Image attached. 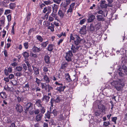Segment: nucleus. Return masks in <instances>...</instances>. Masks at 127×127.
<instances>
[{"mask_svg":"<svg viewBox=\"0 0 127 127\" xmlns=\"http://www.w3.org/2000/svg\"><path fill=\"white\" fill-rule=\"evenodd\" d=\"M76 36L75 40L74 41V44H71L72 46L70 49L73 53H74L77 52H81L82 53L85 54L87 53V51L84 49L82 46H80L79 44L80 43L82 39L79 36L76 35Z\"/></svg>","mask_w":127,"mask_h":127,"instance_id":"1","label":"nucleus"},{"mask_svg":"<svg viewBox=\"0 0 127 127\" xmlns=\"http://www.w3.org/2000/svg\"><path fill=\"white\" fill-rule=\"evenodd\" d=\"M101 27V24L100 22H97L94 26L93 24H91L89 27L88 29L89 32L93 33H95L97 34H99L101 32L99 30L100 29Z\"/></svg>","mask_w":127,"mask_h":127,"instance_id":"2","label":"nucleus"},{"mask_svg":"<svg viewBox=\"0 0 127 127\" xmlns=\"http://www.w3.org/2000/svg\"><path fill=\"white\" fill-rule=\"evenodd\" d=\"M55 84L56 85H58L59 86L56 88V90L59 93L63 92L66 88L65 86H64L62 84L60 83L57 81L55 82Z\"/></svg>","mask_w":127,"mask_h":127,"instance_id":"3","label":"nucleus"},{"mask_svg":"<svg viewBox=\"0 0 127 127\" xmlns=\"http://www.w3.org/2000/svg\"><path fill=\"white\" fill-rule=\"evenodd\" d=\"M73 56V54L71 50L69 51L66 53L65 58L66 60L68 62L71 61V57Z\"/></svg>","mask_w":127,"mask_h":127,"instance_id":"4","label":"nucleus"},{"mask_svg":"<svg viewBox=\"0 0 127 127\" xmlns=\"http://www.w3.org/2000/svg\"><path fill=\"white\" fill-rule=\"evenodd\" d=\"M33 104L30 102H29L27 103L25 110L26 111H29V112L32 111L33 109Z\"/></svg>","mask_w":127,"mask_h":127,"instance_id":"5","label":"nucleus"},{"mask_svg":"<svg viewBox=\"0 0 127 127\" xmlns=\"http://www.w3.org/2000/svg\"><path fill=\"white\" fill-rule=\"evenodd\" d=\"M15 109L17 112L21 113L23 111V107L19 104H16Z\"/></svg>","mask_w":127,"mask_h":127,"instance_id":"6","label":"nucleus"},{"mask_svg":"<svg viewBox=\"0 0 127 127\" xmlns=\"http://www.w3.org/2000/svg\"><path fill=\"white\" fill-rule=\"evenodd\" d=\"M95 19V16L92 14H89L88 19H87L88 23H91Z\"/></svg>","mask_w":127,"mask_h":127,"instance_id":"7","label":"nucleus"},{"mask_svg":"<svg viewBox=\"0 0 127 127\" xmlns=\"http://www.w3.org/2000/svg\"><path fill=\"white\" fill-rule=\"evenodd\" d=\"M98 110L102 112H104L105 111V109H106L104 105L102 104H100L98 105Z\"/></svg>","mask_w":127,"mask_h":127,"instance_id":"8","label":"nucleus"},{"mask_svg":"<svg viewBox=\"0 0 127 127\" xmlns=\"http://www.w3.org/2000/svg\"><path fill=\"white\" fill-rule=\"evenodd\" d=\"M84 81L83 82V84L85 86H87L90 84V82L88 78L86 77L85 75L84 77Z\"/></svg>","mask_w":127,"mask_h":127,"instance_id":"9","label":"nucleus"},{"mask_svg":"<svg viewBox=\"0 0 127 127\" xmlns=\"http://www.w3.org/2000/svg\"><path fill=\"white\" fill-rule=\"evenodd\" d=\"M32 50L33 52L35 53H39L41 50L39 47L38 48L35 46L33 47Z\"/></svg>","mask_w":127,"mask_h":127,"instance_id":"10","label":"nucleus"},{"mask_svg":"<svg viewBox=\"0 0 127 127\" xmlns=\"http://www.w3.org/2000/svg\"><path fill=\"white\" fill-rule=\"evenodd\" d=\"M86 26H83L80 29V32L81 34H85L86 33Z\"/></svg>","mask_w":127,"mask_h":127,"instance_id":"11","label":"nucleus"},{"mask_svg":"<svg viewBox=\"0 0 127 127\" xmlns=\"http://www.w3.org/2000/svg\"><path fill=\"white\" fill-rule=\"evenodd\" d=\"M43 81L45 82L46 83H49L50 82V78L46 74V73H45V75L43 76Z\"/></svg>","mask_w":127,"mask_h":127,"instance_id":"12","label":"nucleus"},{"mask_svg":"<svg viewBox=\"0 0 127 127\" xmlns=\"http://www.w3.org/2000/svg\"><path fill=\"white\" fill-rule=\"evenodd\" d=\"M32 67L33 68V69L34 71V74L36 75V76H38V74H39V69L35 66H32Z\"/></svg>","mask_w":127,"mask_h":127,"instance_id":"13","label":"nucleus"},{"mask_svg":"<svg viewBox=\"0 0 127 127\" xmlns=\"http://www.w3.org/2000/svg\"><path fill=\"white\" fill-rule=\"evenodd\" d=\"M46 83H41V88L42 89H44L45 91L48 90V84H47Z\"/></svg>","mask_w":127,"mask_h":127,"instance_id":"14","label":"nucleus"},{"mask_svg":"<svg viewBox=\"0 0 127 127\" xmlns=\"http://www.w3.org/2000/svg\"><path fill=\"white\" fill-rule=\"evenodd\" d=\"M51 114L50 112L47 110L44 115V118L45 119H50Z\"/></svg>","mask_w":127,"mask_h":127,"instance_id":"15","label":"nucleus"},{"mask_svg":"<svg viewBox=\"0 0 127 127\" xmlns=\"http://www.w3.org/2000/svg\"><path fill=\"white\" fill-rule=\"evenodd\" d=\"M43 115L42 114L39 113V114L37 115L35 117V119L37 122H39L41 121L42 117Z\"/></svg>","mask_w":127,"mask_h":127,"instance_id":"16","label":"nucleus"},{"mask_svg":"<svg viewBox=\"0 0 127 127\" xmlns=\"http://www.w3.org/2000/svg\"><path fill=\"white\" fill-rule=\"evenodd\" d=\"M65 78L66 80L68 82H70L72 81L71 79L70 78V76L69 75L68 73L65 74Z\"/></svg>","mask_w":127,"mask_h":127,"instance_id":"17","label":"nucleus"},{"mask_svg":"<svg viewBox=\"0 0 127 127\" xmlns=\"http://www.w3.org/2000/svg\"><path fill=\"white\" fill-rule=\"evenodd\" d=\"M50 112L52 116H54V117H55L57 115L58 111L56 109H54L52 111L51 109H50Z\"/></svg>","mask_w":127,"mask_h":127,"instance_id":"18","label":"nucleus"},{"mask_svg":"<svg viewBox=\"0 0 127 127\" xmlns=\"http://www.w3.org/2000/svg\"><path fill=\"white\" fill-rule=\"evenodd\" d=\"M68 64L66 62H63L61 64L60 69H65L67 67Z\"/></svg>","mask_w":127,"mask_h":127,"instance_id":"19","label":"nucleus"},{"mask_svg":"<svg viewBox=\"0 0 127 127\" xmlns=\"http://www.w3.org/2000/svg\"><path fill=\"white\" fill-rule=\"evenodd\" d=\"M40 112V110L38 109H36L34 111L32 110V111L29 112V113L30 115H32L34 113L35 114H38Z\"/></svg>","mask_w":127,"mask_h":127,"instance_id":"20","label":"nucleus"},{"mask_svg":"<svg viewBox=\"0 0 127 127\" xmlns=\"http://www.w3.org/2000/svg\"><path fill=\"white\" fill-rule=\"evenodd\" d=\"M0 96L3 99H4L7 98V95L6 93L3 91L0 93Z\"/></svg>","mask_w":127,"mask_h":127,"instance_id":"21","label":"nucleus"},{"mask_svg":"<svg viewBox=\"0 0 127 127\" xmlns=\"http://www.w3.org/2000/svg\"><path fill=\"white\" fill-rule=\"evenodd\" d=\"M9 8L11 9H14L16 7V5L15 3H11L9 4Z\"/></svg>","mask_w":127,"mask_h":127,"instance_id":"22","label":"nucleus"},{"mask_svg":"<svg viewBox=\"0 0 127 127\" xmlns=\"http://www.w3.org/2000/svg\"><path fill=\"white\" fill-rule=\"evenodd\" d=\"M54 45L53 44H49L47 47V50L49 51H52L53 49Z\"/></svg>","mask_w":127,"mask_h":127,"instance_id":"23","label":"nucleus"},{"mask_svg":"<svg viewBox=\"0 0 127 127\" xmlns=\"http://www.w3.org/2000/svg\"><path fill=\"white\" fill-rule=\"evenodd\" d=\"M73 8H72L70 7H69L66 12V14L68 15H71L73 12Z\"/></svg>","mask_w":127,"mask_h":127,"instance_id":"24","label":"nucleus"},{"mask_svg":"<svg viewBox=\"0 0 127 127\" xmlns=\"http://www.w3.org/2000/svg\"><path fill=\"white\" fill-rule=\"evenodd\" d=\"M50 98V97L49 96H48L47 95H45L43 96L41 99L42 100H44L46 102H48Z\"/></svg>","mask_w":127,"mask_h":127,"instance_id":"25","label":"nucleus"},{"mask_svg":"<svg viewBox=\"0 0 127 127\" xmlns=\"http://www.w3.org/2000/svg\"><path fill=\"white\" fill-rule=\"evenodd\" d=\"M44 60L46 63L49 64L50 63V57L48 56H46L44 57Z\"/></svg>","mask_w":127,"mask_h":127,"instance_id":"26","label":"nucleus"},{"mask_svg":"<svg viewBox=\"0 0 127 127\" xmlns=\"http://www.w3.org/2000/svg\"><path fill=\"white\" fill-rule=\"evenodd\" d=\"M97 20L99 21H103L105 20L104 18L102 15H98L97 16Z\"/></svg>","mask_w":127,"mask_h":127,"instance_id":"27","label":"nucleus"},{"mask_svg":"<svg viewBox=\"0 0 127 127\" xmlns=\"http://www.w3.org/2000/svg\"><path fill=\"white\" fill-rule=\"evenodd\" d=\"M61 7L64 9V10L65 11L67 9L66 7L68 5L65 3V2L63 3L62 2L60 5Z\"/></svg>","mask_w":127,"mask_h":127,"instance_id":"28","label":"nucleus"},{"mask_svg":"<svg viewBox=\"0 0 127 127\" xmlns=\"http://www.w3.org/2000/svg\"><path fill=\"white\" fill-rule=\"evenodd\" d=\"M120 84V82L117 81H114L111 83V84L115 87L117 85Z\"/></svg>","mask_w":127,"mask_h":127,"instance_id":"29","label":"nucleus"},{"mask_svg":"<svg viewBox=\"0 0 127 127\" xmlns=\"http://www.w3.org/2000/svg\"><path fill=\"white\" fill-rule=\"evenodd\" d=\"M2 20H0V26H2L4 23L5 17L4 16H2L1 17Z\"/></svg>","mask_w":127,"mask_h":127,"instance_id":"30","label":"nucleus"},{"mask_svg":"<svg viewBox=\"0 0 127 127\" xmlns=\"http://www.w3.org/2000/svg\"><path fill=\"white\" fill-rule=\"evenodd\" d=\"M58 8V5L55 4H54V6H52L53 12L56 13L57 11Z\"/></svg>","mask_w":127,"mask_h":127,"instance_id":"31","label":"nucleus"},{"mask_svg":"<svg viewBox=\"0 0 127 127\" xmlns=\"http://www.w3.org/2000/svg\"><path fill=\"white\" fill-rule=\"evenodd\" d=\"M41 100L40 99H38L36 101V104L38 107H41L42 106V105L41 104Z\"/></svg>","mask_w":127,"mask_h":127,"instance_id":"32","label":"nucleus"},{"mask_svg":"<svg viewBox=\"0 0 127 127\" xmlns=\"http://www.w3.org/2000/svg\"><path fill=\"white\" fill-rule=\"evenodd\" d=\"M27 65L28 66V70L30 72H32V69L31 67V65L29 63L28 61H26V62Z\"/></svg>","mask_w":127,"mask_h":127,"instance_id":"33","label":"nucleus"},{"mask_svg":"<svg viewBox=\"0 0 127 127\" xmlns=\"http://www.w3.org/2000/svg\"><path fill=\"white\" fill-rule=\"evenodd\" d=\"M36 37L37 40H38L40 42H42L43 39L42 37L39 35H37L36 36Z\"/></svg>","mask_w":127,"mask_h":127,"instance_id":"34","label":"nucleus"},{"mask_svg":"<svg viewBox=\"0 0 127 127\" xmlns=\"http://www.w3.org/2000/svg\"><path fill=\"white\" fill-rule=\"evenodd\" d=\"M23 56L25 58H26L28 57L29 56V53L26 51H25L23 52L22 54Z\"/></svg>","mask_w":127,"mask_h":127,"instance_id":"35","label":"nucleus"},{"mask_svg":"<svg viewBox=\"0 0 127 127\" xmlns=\"http://www.w3.org/2000/svg\"><path fill=\"white\" fill-rule=\"evenodd\" d=\"M31 15V14L30 12H29L27 13L26 17L27 21H28L30 20V16Z\"/></svg>","mask_w":127,"mask_h":127,"instance_id":"36","label":"nucleus"},{"mask_svg":"<svg viewBox=\"0 0 127 127\" xmlns=\"http://www.w3.org/2000/svg\"><path fill=\"white\" fill-rule=\"evenodd\" d=\"M41 107V108L40 110V111L41 113L40 114H42V115H43V114L45 112L46 109L44 107H43V106Z\"/></svg>","mask_w":127,"mask_h":127,"instance_id":"37","label":"nucleus"},{"mask_svg":"<svg viewBox=\"0 0 127 127\" xmlns=\"http://www.w3.org/2000/svg\"><path fill=\"white\" fill-rule=\"evenodd\" d=\"M54 26L52 24H51V26H49L47 28L48 29L50 30L51 31L53 32L54 31Z\"/></svg>","mask_w":127,"mask_h":127,"instance_id":"38","label":"nucleus"},{"mask_svg":"<svg viewBox=\"0 0 127 127\" xmlns=\"http://www.w3.org/2000/svg\"><path fill=\"white\" fill-rule=\"evenodd\" d=\"M122 85V84L120 83V84L116 86L115 87L118 91H119L121 90L122 87L121 86Z\"/></svg>","mask_w":127,"mask_h":127,"instance_id":"39","label":"nucleus"},{"mask_svg":"<svg viewBox=\"0 0 127 127\" xmlns=\"http://www.w3.org/2000/svg\"><path fill=\"white\" fill-rule=\"evenodd\" d=\"M48 43L49 42L47 40L46 42H42L41 43V45L42 46L45 48L46 47Z\"/></svg>","mask_w":127,"mask_h":127,"instance_id":"40","label":"nucleus"},{"mask_svg":"<svg viewBox=\"0 0 127 127\" xmlns=\"http://www.w3.org/2000/svg\"><path fill=\"white\" fill-rule=\"evenodd\" d=\"M101 113L102 112L99 110H97L95 112V114L96 116L97 117L99 116Z\"/></svg>","mask_w":127,"mask_h":127,"instance_id":"41","label":"nucleus"},{"mask_svg":"<svg viewBox=\"0 0 127 127\" xmlns=\"http://www.w3.org/2000/svg\"><path fill=\"white\" fill-rule=\"evenodd\" d=\"M59 121H62L64 120L65 119L63 115L62 114H60L59 115Z\"/></svg>","mask_w":127,"mask_h":127,"instance_id":"42","label":"nucleus"},{"mask_svg":"<svg viewBox=\"0 0 127 127\" xmlns=\"http://www.w3.org/2000/svg\"><path fill=\"white\" fill-rule=\"evenodd\" d=\"M35 30L34 28H32L30 29L28 32V34L29 35H30L31 34V33L34 32Z\"/></svg>","mask_w":127,"mask_h":127,"instance_id":"43","label":"nucleus"},{"mask_svg":"<svg viewBox=\"0 0 127 127\" xmlns=\"http://www.w3.org/2000/svg\"><path fill=\"white\" fill-rule=\"evenodd\" d=\"M110 124V123L109 121L104 122L103 123V127H107Z\"/></svg>","mask_w":127,"mask_h":127,"instance_id":"44","label":"nucleus"},{"mask_svg":"<svg viewBox=\"0 0 127 127\" xmlns=\"http://www.w3.org/2000/svg\"><path fill=\"white\" fill-rule=\"evenodd\" d=\"M58 14L59 15L61 18H63L64 16V14L61 10H59L58 12Z\"/></svg>","mask_w":127,"mask_h":127,"instance_id":"45","label":"nucleus"},{"mask_svg":"<svg viewBox=\"0 0 127 127\" xmlns=\"http://www.w3.org/2000/svg\"><path fill=\"white\" fill-rule=\"evenodd\" d=\"M10 89L8 85H5L4 87V89L7 91H10Z\"/></svg>","mask_w":127,"mask_h":127,"instance_id":"46","label":"nucleus"},{"mask_svg":"<svg viewBox=\"0 0 127 127\" xmlns=\"http://www.w3.org/2000/svg\"><path fill=\"white\" fill-rule=\"evenodd\" d=\"M30 56L31 57H32L34 59H35L37 57V55L36 54H34L32 52L30 53Z\"/></svg>","mask_w":127,"mask_h":127,"instance_id":"47","label":"nucleus"},{"mask_svg":"<svg viewBox=\"0 0 127 127\" xmlns=\"http://www.w3.org/2000/svg\"><path fill=\"white\" fill-rule=\"evenodd\" d=\"M23 68L22 66H17L15 68L16 70L18 71H21L22 69Z\"/></svg>","mask_w":127,"mask_h":127,"instance_id":"48","label":"nucleus"},{"mask_svg":"<svg viewBox=\"0 0 127 127\" xmlns=\"http://www.w3.org/2000/svg\"><path fill=\"white\" fill-rule=\"evenodd\" d=\"M23 88L24 89H26V91H28L29 89V85L28 83L25 84V86L23 87Z\"/></svg>","mask_w":127,"mask_h":127,"instance_id":"49","label":"nucleus"},{"mask_svg":"<svg viewBox=\"0 0 127 127\" xmlns=\"http://www.w3.org/2000/svg\"><path fill=\"white\" fill-rule=\"evenodd\" d=\"M90 41H89L88 40H87V42H84V44L86 46L89 47L91 46L92 44L91 43Z\"/></svg>","mask_w":127,"mask_h":127,"instance_id":"50","label":"nucleus"},{"mask_svg":"<svg viewBox=\"0 0 127 127\" xmlns=\"http://www.w3.org/2000/svg\"><path fill=\"white\" fill-rule=\"evenodd\" d=\"M61 99V97L59 96H58L56 98V99H55L54 101L58 103L60 101Z\"/></svg>","mask_w":127,"mask_h":127,"instance_id":"51","label":"nucleus"},{"mask_svg":"<svg viewBox=\"0 0 127 127\" xmlns=\"http://www.w3.org/2000/svg\"><path fill=\"white\" fill-rule=\"evenodd\" d=\"M117 119V117H113L112 118V121L115 124H116V120Z\"/></svg>","mask_w":127,"mask_h":127,"instance_id":"52","label":"nucleus"},{"mask_svg":"<svg viewBox=\"0 0 127 127\" xmlns=\"http://www.w3.org/2000/svg\"><path fill=\"white\" fill-rule=\"evenodd\" d=\"M78 78L75 77V79H73V84L76 86L77 84V81H78Z\"/></svg>","mask_w":127,"mask_h":127,"instance_id":"53","label":"nucleus"},{"mask_svg":"<svg viewBox=\"0 0 127 127\" xmlns=\"http://www.w3.org/2000/svg\"><path fill=\"white\" fill-rule=\"evenodd\" d=\"M23 45L25 49H28V48L29 45L28 42H27L24 43Z\"/></svg>","mask_w":127,"mask_h":127,"instance_id":"54","label":"nucleus"},{"mask_svg":"<svg viewBox=\"0 0 127 127\" xmlns=\"http://www.w3.org/2000/svg\"><path fill=\"white\" fill-rule=\"evenodd\" d=\"M48 92H50L51 90H53V88L49 84H48Z\"/></svg>","mask_w":127,"mask_h":127,"instance_id":"55","label":"nucleus"},{"mask_svg":"<svg viewBox=\"0 0 127 127\" xmlns=\"http://www.w3.org/2000/svg\"><path fill=\"white\" fill-rule=\"evenodd\" d=\"M50 15L53 17V18H54L55 20L57 19L58 18V17L57 16V15L53 13H52Z\"/></svg>","mask_w":127,"mask_h":127,"instance_id":"56","label":"nucleus"},{"mask_svg":"<svg viewBox=\"0 0 127 127\" xmlns=\"http://www.w3.org/2000/svg\"><path fill=\"white\" fill-rule=\"evenodd\" d=\"M52 8L50 6H47V12L48 13H50L52 11Z\"/></svg>","mask_w":127,"mask_h":127,"instance_id":"57","label":"nucleus"},{"mask_svg":"<svg viewBox=\"0 0 127 127\" xmlns=\"http://www.w3.org/2000/svg\"><path fill=\"white\" fill-rule=\"evenodd\" d=\"M7 19L8 21V22H10L11 21V17L10 14H9L7 16Z\"/></svg>","mask_w":127,"mask_h":127,"instance_id":"58","label":"nucleus"},{"mask_svg":"<svg viewBox=\"0 0 127 127\" xmlns=\"http://www.w3.org/2000/svg\"><path fill=\"white\" fill-rule=\"evenodd\" d=\"M36 80L35 82L37 84L38 86H39V85L41 81L37 78H36Z\"/></svg>","mask_w":127,"mask_h":127,"instance_id":"59","label":"nucleus"},{"mask_svg":"<svg viewBox=\"0 0 127 127\" xmlns=\"http://www.w3.org/2000/svg\"><path fill=\"white\" fill-rule=\"evenodd\" d=\"M11 10L10 9H6L5 10L4 14L5 15H7L9 14L10 13Z\"/></svg>","mask_w":127,"mask_h":127,"instance_id":"60","label":"nucleus"},{"mask_svg":"<svg viewBox=\"0 0 127 127\" xmlns=\"http://www.w3.org/2000/svg\"><path fill=\"white\" fill-rule=\"evenodd\" d=\"M100 6L102 8H107V4H101Z\"/></svg>","mask_w":127,"mask_h":127,"instance_id":"61","label":"nucleus"},{"mask_svg":"<svg viewBox=\"0 0 127 127\" xmlns=\"http://www.w3.org/2000/svg\"><path fill=\"white\" fill-rule=\"evenodd\" d=\"M54 2L56 4H59L61 1V0H53Z\"/></svg>","mask_w":127,"mask_h":127,"instance_id":"62","label":"nucleus"},{"mask_svg":"<svg viewBox=\"0 0 127 127\" xmlns=\"http://www.w3.org/2000/svg\"><path fill=\"white\" fill-rule=\"evenodd\" d=\"M86 19L84 18L83 19L80 21L79 24L80 25H82L84 23Z\"/></svg>","mask_w":127,"mask_h":127,"instance_id":"63","label":"nucleus"},{"mask_svg":"<svg viewBox=\"0 0 127 127\" xmlns=\"http://www.w3.org/2000/svg\"><path fill=\"white\" fill-rule=\"evenodd\" d=\"M54 20V18L53 17L51 16L50 15L49 16L48 20L49 22H52Z\"/></svg>","mask_w":127,"mask_h":127,"instance_id":"64","label":"nucleus"}]
</instances>
